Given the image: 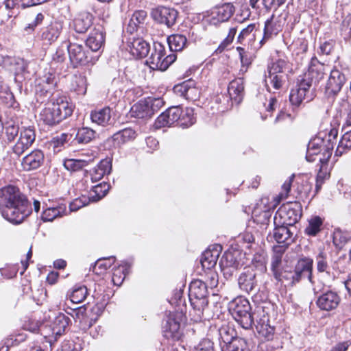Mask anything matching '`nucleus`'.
I'll list each match as a JSON object with an SVG mask.
<instances>
[{
	"mask_svg": "<svg viewBox=\"0 0 351 351\" xmlns=\"http://www.w3.org/2000/svg\"><path fill=\"white\" fill-rule=\"evenodd\" d=\"M302 216V207L298 202L287 203L282 205L275 214L274 223L286 224L293 226Z\"/></svg>",
	"mask_w": 351,
	"mask_h": 351,
	"instance_id": "9b49d317",
	"label": "nucleus"
},
{
	"mask_svg": "<svg viewBox=\"0 0 351 351\" xmlns=\"http://www.w3.org/2000/svg\"><path fill=\"white\" fill-rule=\"evenodd\" d=\"M180 115L179 106L169 107L156 118L153 128L154 130H160L164 128L172 127L179 119Z\"/></svg>",
	"mask_w": 351,
	"mask_h": 351,
	"instance_id": "6ab92c4d",
	"label": "nucleus"
},
{
	"mask_svg": "<svg viewBox=\"0 0 351 351\" xmlns=\"http://www.w3.org/2000/svg\"><path fill=\"white\" fill-rule=\"evenodd\" d=\"M274 226L275 228L274 229L273 234L268 235V240L271 241L272 239H274L277 243H285L286 245H289L293 242V232L288 228L289 226H287L286 224H274Z\"/></svg>",
	"mask_w": 351,
	"mask_h": 351,
	"instance_id": "cd10ccee",
	"label": "nucleus"
},
{
	"mask_svg": "<svg viewBox=\"0 0 351 351\" xmlns=\"http://www.w3.org/2000/svg\"><path fill=\"white\" fill-rule=\"evenodd\" d=\"M90 161L82 159H65L63 165L68 171H77L87 166Z\"/></svg>",
	"mask_w": 351,
	"mask_h": 351,
	"instance_id": "3c124183",
	"label": "nucleus"
},
{
	"mask_svg": "<svg viewBox=\"0 0 351 351\" xmlns=\"http://www.w3.org/2000/svg\"><path fill=\"white\" fill-rule=\"evenodd\" d=\"M176 93L184 97L188 100L195 101L200 95V91L195 86V82L193 80H189L173 87Z\"/></svg>",
	"mask_w": 351,
	"mask_h": 351,
	"instance_id": "393cba45",
	"label": "nucleus"
},
{
	"mask_svg": "<svg viewBox=\"0 0 351 351\" xmlns=\"http://www.w3.org/2000/svg\"><path fill=\"white\" fill-rule=\"evenodd\" d=\"M87 82L84 75L77 73L72 77L71 90L79 95H84L86 93Z\"/></svg>",
	"mask_w": 351,
	"mask_h": 351,
	"instance_id": "c03bdc74",
	"label": "nucleus"
},
{
	"mask_svg": "<svg viewBox=\"0 0 351 351\" xmlns=\"http://www.w3.org/2000/svg\"><path fill=\"white\" fill-rule=\"evenodd\" d=\"M128 46L130 53L136 58L146 57L150 51L149 45L141 38H134L128 43Z\"/></svg>",
	"mask_w": 351,
	"mask_h": 351,
	"instance_id": "473e14b6",
	"label": "nucleus"
},
{
	"mask_svg": "<svg viewBox=\"0 0 351 351\" xmlns=\"http://www.w3.org/2000/svg\"><path fill=\"white\" fill-rule=\"evenodd\" d=\"M253 267L261 271L266 270V262L263 256H255L252 260V265L245 269L238 278V284L240 289L247 293L254 291L257 285L256 279V273Z\"/></svg>",
	"mask_w": 351,
	"mask_h": 351,
	"instance_id": "6e6552de",
	"label": "nucleus"
},
{
	"mask_svg": "<svg viewBox=\"0 0 351 351\" xmlns=\"http://www.w3.org/2000/svg\"><path fill=\"white\" fill-rule=\"evenodd\" d=\"M93 138V133H75L71 141L73 146L83 145L90 143Z\"/></svg>",
	"mask_w": 351,
	"mask_h": 351,
	"instance_id": "4d7b16f0",
	"label": "nucleus"
},
{
	"mask_svg": "<svg viewBox=\"0 0 351 351\" xmlns=\"http://www.w3.org/2000/svg\"><path fill=\"white\" fill-rule=\"evenodd\" d=\"M112 170V162L109 158L102 160L91 171L90 176L93 182L100 180L104 175L109 174Z\"/></svg>",
	"mask_w": 351,
	"mask_h": 351,
	"instance_id": "ea45409f",
	"label": "nucleus"
},
{
	"mask_svg": "<svg viewBox=\"0 0 351 351\" xmlns=\"http://www.w3.org/2000/svg\"><path fill=\"white\" fill-rule=\"evenodd\" d=\"M323 221L319 217H313L308 221L305 228V233L309 236H315L320 230Z\"/></svg>",
	"mask_w": 351,
	"mask_h": 351,
	"instance_id": "603ef678",
	"label": "nucleus"
},
{
	"mask_svg": "<svg viewBox=\"0 0 351 351\" xmlns=\"http://www.w3.org/2000/svg\"><path fill=\"white\" fill-rule=\"evenodd\" d=\"M222 250L221 245L215 244L210 246L204 252L201 258V263L204 268L210 269L214 267L217 262Z\"/></svg>",
	"mask_w": 351,
	"mask_h": 351,
	"instance_id": "c756f323",
	"label": "nucleus"
},
{
	"mask_svg": "<svg viewBox=\"0 0 351 351\" xmlns=\"http://www.w3.org/2000/svg\"><path fill=\"white\" fill-rule=\"evenodd\" d=\"M35 137V133H20V136L13 147L14 152L17 155L23 154L32 145Z\"/></svg>",
	"mask_w": 351,
	"mask_h": 351,
	"instance_id": "4c0bfd02",
	"label": "nucleus"
},
{
	"mask_svg": "<svg viewBox=\"0 0 351 351\" xmlns=\"http://www.w3.org/2000/svg\"><path fill=\"white\" fill-rule=\"evenodd\" d=\"M228 93L231 100L239 104L245 95L243 78L238 77L231 81L228 87Z\"/></svg>",
	"mask_w": 351,
	"mask_h": 351,
	"instance_id": "f704fd0d",
	"label": "nucleus"
},
{
	"mask_svg": "<svg viewBox=\"0 0 351 351\" xmlns=\"http://www.w3.org/2000/svg\"><path fill=\"white\" fill-rule=\"evenodd\" d=\"M226 332L225 328L220 330V335ZM224 344L221 346V351H247V342L245 339L238 337H232L230 339L221 336Z\"/></svg>",
	"mask_w": 351,
	"mask_h": 351,
	"instance_id": "2f4dec72",
	"label": "nucleus"
},
{
	"mask_svg": "<svg viewBox=\"0 0 351 351\" xmlns=\"http://www.w3.org/2000/svg\"><path fill=\"white\" fill-rule=\"evenodd\" d=\"M147 17V12L145 10L135 11L132 15L126 30L130 34H133L138 29L140 25L143 24Z\"/></svg>",
	"mask_w": 351,
	"mask_h": 351,
	"instance_id": "37998d69",
	"label": "nucleus"
},
{
	"mask_svg": "<svg viewBox=\"0 0 351 351\" xmlns=\"http://www.w3.org/2000/svg\"><path fill=\"white\" fill-rule=\"evenodd\" d=\"M287 0H262L261 4L263 8L267 11H270L272 9H276L285 3ZM260 0H250V5L252 8H260Z\"/></svg>",
	"mask_w": 351,
	"mask_h": 351,
	"instance_id": "de8ad7c7",
	"label": "nucleus"
},
{
	"mask_svg": "<svg viewBox=\"0 0 351 351\" xmlns=\"http://www.w3.org/2000/svg\"><path fill=\"white\" fill-rule=\"evenodd\" d=\"M125 276L126 274L125 273L124 267L123 266H119L114 270L112 280L114 285L120 286L124 280Z\"/></svg>",
	"mask_w": 351,
	"mask_h": 351,
	"instance_id": "bf43d9fd",
	"label": "nucleus"
},
{
	"mask_svg": "<svg viewBox=\"0 0 351 351\" xmlns=\"http://www.w3.org/2000/svg\"><path fill=\"white\" fill-rule=\"evenodd\" d=\"M27 66V64L23 59L0 55V67L13 73L16 82H21L23 80Z\"/></svg>",
	"mask_w": 351,
	"mask_h": 351,
	"instance_id": "4468645a",
	"label": "nucleus"
},
{
	"mask_svg": "<svg viewBox=\"0 0 351 351\" xmlns=\"http://www.w3.org/2000/svg\"><path fill=\"white\" fill-rule=\"evenodd\" d=\"M104 41L105 32H104V28L99 25L94 27L90 32L86 40V45L93 51H97L104 45Z\"/></svg>",
	"mask_w": 351,
	"mask_h": 351,
	"instance_id": "7c9ffc66",
	"label": "nucleus"
},
{
	"mask_svg": "<svg viewBox=\"0 0 351 351\" xmlns=\"http://www.w3.org/2000/svg\"><path fill=\"white\" fill-rule=\"evenodd\" d=\"M286 64V62L282 60L268 64L265 71V83L268 91H271V86L274 90H280L282 87L286 80V74L284 72Z\"/></svg>",
	"mask_w": 351,
	"mask_h": 351,
	"instance_id": "9d476101",
	"label": "nucleus"
},
{
	"mask_svg": "<svg viewBox=\"0 0 351 351\" xmlns=\"http://www.w3.org/2000/svg\"><path fill=\"white\" fill-rule=\"evenodd\" d=\"M340 301L341 298L337 292L328 290L317 298L316 304L322 311H330L337 308Z\"/></svg>",
	"mask_w": 351,
	"mask_h": 351,
	"instance_id": "b1692460",
	"label": "nucleus"
},
{
	"mask_svg": "<svg viewBox=\"0 0 351 351\" xmlns=\"http://www.w3.org/2000/svg\"><path fill=\"white\" fill-rule=\"evenodd\" d=\"M294 177L295 176L292 175L285 182L282 186V192L279 194V199L276 202L270 204L269 199L267 197H264L256 204L253 210V215L255 217H258L259 215L263 217V219H256L258 222L266 223L269 221L271 217V209H274L280 199H285L288 196Z\"/></svg>",
	"mask_w": 351,
	"mask_h": 351,
	"instance_id": "0eeeda50",
	"label": "nucleus"
},
{
	"mask_svg": "<svg viewBox=\"0 0 351 351\" xmlns=\"http://www.w3.org/2000/svg\"><path fill=\"white\" fill-rule=\"evenodd\" d=\"M179 112L180 115L176 123L182 129L188 128L195 123L196 119L194 117L193 108H186L184 110H182L179 107Z\"/></svg>",
	"mask_w": 351,
	"mask_h": 351,
	"instance_id": "79ce46f5",
	"label": "nucleus"
},
{
	"mask_svg": "<svg viewBox=\"0 0 351 351\" xmlns=\"http://www.w3.org/2000/svg\"><path fill=\"white\" fill-rule=\"evenodd\" d=\"M165 55V46L160 43L156 42L154 43L151 53L146 60V64L153 70H165L167 64L163 60Z\"/></svg>",
	"mask_w": 351,
	"mask_h": 351,
	"instance_id": "a211bd4d",
	"label": "nucleus"
},
{
	"mask_svg": "<svg viewBox=\"0 0 351 351\" xmlns=\"http://www.w3.org/2000/svg\"><path fill=\"white\" fill-rule=\"evenodd\" d=\"M255 319L257 322L256 329L258 333L267 340L271 339L274 334V328L268 324L267 317L264 313H261V315H257Z\"/></svg>",
	"mask_w": 351,
	"mask_h": 351,
	"instance_id": "c9c22d12",
	"label": "nucleus"
},
{
	"mask_svg": "<svg viewBox=\"0 0 351 351\" xmlns=\"http://www.w3.org/2000/svg\"><path fill=\"white\" fill-rule=\"evenodd\" d=\"M229 96L225 94H217L213 99V101L218 105L217 107V112H223L226 109H227L229 102H230Z\"/></svg>",
	"mask_w": 351,
	"mask_h": 351,
	"instance_id": "13d9d810",
	"label": "nucleus"
},
{
	"mask_svg": "<svg viewBox=\"0 0 351 351\" xmlns=\"http://www.w3.org/2000/svg\"><path fill=\"white\" fill-rule=\"evenodd\" d=\"M62 31V25L58 21H53L40 31L39 38L45 45L54 43Z\"/></svg>",
	"mask_w": 351,
	"mask_h": 351,
	"instance_id": "412c9836",
	"label": "nucleus"
},
{
	"mask_svg": "<svg viewBox=\"0 0 351 351\" xmlns=\"http://www.w3.org/2000/svg\"><path fill=\"white\" fill-rule=\"evenodd\" d=\"M93 16L89 12H81L73 19L71 27L78 34H84L91 27Z\"/></svg>",
	"mask_w": 351,
	"mask_h": 351,
	"instance_id": "c85d7f7f",
	"label": "nucleus"
},
{
	"mask_svg": "<svg viewBox=\"0 0 351 351\" xmlns=\"http://www.w3.org/2000/svg\"><path fill=\"white\" fill-rule=\"evenodd\" d=\"M114 260L113 256L99 259L95 264L93 271L97 274L104 272L113 265Z\"/></svg>",
	"mask_w": 351,
	"mask_h": 351,
	"instance_id": "864d4df0",
	"label": "nucleus"
},
{
	"mask_svg": "<svg viewBox=\"0 0 351 351\" xmlns=\"http://www.w3.org/2000/svg\"><path fill=\"white\" fill-rule=\"evenodd\" d=\"M317 273L313 275L311 273L308 281L311 282L315 293L320 291L324 287H330V283L335 278V276L331 272L330 260L328 254L320 251L315 256ZM313 272V269L311 270Z\"/></svg>",
	"mask_w": 351,
	"mask_h": 351,
	"instance_id": "39448f33",
	"label": "nucleus"
},
{
	"mask_svg": "<svg viewBox=\"0 0 351 351\" xmlns=\"http://www.w3.org/2000/svg\"><path fill=\"white\" fill-rule=\"evenodd\" d=\"M66 208L63 203L53 204L44 210L41 218L44 221H52L54 219L64 215Z\"/></svg>",
	"mask_w": 351,
	"mask_h": 351,
	"instance_id": "e433bc0d",
	"label": "nucleus"
},
{
	"mask_svg": "<svg viewBox=\"0 0 351 351\" xmlns=\"http://www.w3.org/2000/svg\"><path fill=\"white\" fill-rule=\"evenodd\" d=\"M66 48L70 61L75 67L78 65H86L92 62L90 53L82 45L69 42Z\"/></svg>",
	"mask_w": 351,
	"mask_h": 351,
	"instance_id": "dca6fc26",
	"label": "nucleus"
},
{
	"mask_svg": "<svg viewBox=\"0 0 351 351\" xmlns=\"http://www.w3.org/2000/svg\"><path fill=\"white\" fill-rule=\"evenodd\" d=\"M182 313L170 314L165 326H164V336L167 339L173 341L179 340L181 337L180 330V321L182 318Z\"/></svg>",
	"mask_w": 351,
	"mask_h": 351,
	"instance_id": "4be33fe9",
	"label": "nucleus"
},
{
	"mask_svg": "<svg viewBox=\"0 0 351 351\" xmlns=\"http://www.w3.org/2000/svg\"><path fill=\"white\" fill-rule=\"evenodd\" d=\"M26 339V335L23 332H14L7 339L8 346H14L23 342Z\"/></svg>",
	"mask_w": 351,
	"mask_h": 351,
	"instance_id": "680f3d73",
	"label": "nucleus"
},
{
	"mask_svg": "<svg viewBox=\"0 0 351 351\" xmlns=\"http://www.w3.org/2000/svg\"><path fill=\"white\" fill-rule=\"evenodd\" d=\"M193 351H214L213 343L208 339H202Z\"/></svg>",
	"mask_w": 351,
	"mask_h": 351,
	"instance_id": "0e129e2a",
	"label": "nucleus"
},
{
	"mask_svg": "<svg viewBox=\"0 0 351 351\" xmlns=\"http://www.w3.org/2000/svg\"><path fill=\"white\" fill-rule=\"evenodd\" d=\"M88 294L87 288L84 286L79 287L75 288L72 291L70 298L73 303H81L82 302Z\"/></svg>",
	"mask_w": 351,
	"mask_h": 351,
	"instance_id": "6e6d98bb",
	"label": "nucleus"
},
{
	"mask_svg": "<svg viewBox=\"0 0 351 351\" xmlns=\"http://www.w3.org/2000/svg\"><path fill=\"white\" fill-rule=\"evenodd\" d=\"M234 11V7L232 3H223L211 10L208 21L210 24L217 25L228 21Z\"/></svg>",
	"mask_w": 351,
	"mask_h": 351,
	"instance_id": "f3484780",
	"label": "nucleus"
},
{
	"mask_svg": "<svg viewBox=\"0 0 351 351\" xmlns=\"http://www.w3.org/2000/svg\"><path fill=\"white\" fill-rule=\"evenodd\" d=\"M237 51L239 54L240 60L241 62V68L240 72L244 73L247 72L249 66L251 64L252 58L249 56L245 49L242 47H237Z\"/></svg>",
	"mask_w": 351,
	"mask_h": 351,
	"instance_id": "5fc2aeb1",
	"label": "nucleus"
},
{
	"mask_svg": "<svg viewBox=\"0 0 351 351\" xmlns=\"http://www.w3.org/2000/svg\"><path fill=\"white\" fill-rule=\"evenodd\" d=\"M73 105L62 95L53 96L40 112L41 119L47 125H54L71 116Z\"/></svg>",
	"mask_w": 351,
	"mask_h": 351,
	"instance_id": "7ed1b4c3",
	"label": "nucleus"
},
{
	"mask_svg": "<svg viewBox=\"0 0 351 351\" xmlns=\"http://www.w3.org/2000/svg\"><path fill=\"white\" fill-rule=\"evenodd\" d=\"M313 263V259L303 258L298 261L294 269H280L279 272H276L274 276L285 285L293 286L303 278H306L308 280V278H311Z\"/></svg>",
	"mask_w": 351,
	"mask_h": 351,
	"instance_id": "423d86ee",
	"label": "nucleus"
},
{
	"mask_svg": "<svg viewBox=\"0 0 351 351\" xmlns=\"http://www.w3.org/2000/svg\"><path fill=\"white\" fill-rule=\"evenodd\" d=\"M66 59V54L64 49L62 47H59L55 53L53 54L51 64L62 63Z\"/></svg>",
	"mask_w": 351,
	"mask_h": 351,
	"instance_id": "338daca9",
	"label": "nucleus"
},
{
	"mask_svg": "<svg viewBox=\"0 0 351 351\" xmlns=\"http://www.w3.org/2000/svg\"><path fill=\"white\" fill-rule=\"evenodd\" d=\"M323 66L315 58L312 59L308 66V71L304 75H300L301 80L304 81L312 86L313 84L319 82L323 78L324 73L322 72Z\"/></svg>",
	"mask_w": 351,
	"mask_h": 351,
	"instance_id": "a878e982",
	"label": "nucleus"
},
{
	"mask_svg": "<svg viewBox=\"0 0 351 351\" xmlns=\"http://www.w3.org/2000/svg\"><path fill=\"white\" fill-rule=\"evenodd\" d=\"M335 43L330 40L320 44L318 53L322 55H328L333 50Z\"/></svg>",
	"mask_w": 351,
	"mask_h": 351,
	"instance_id": "774afa93",
	"label": "nucleus"
},
{
	"mask_svg": "<svg viewBox=\"0 0 351 351\" xmlns=\"http://www.w3.org/2000/svg\"><path fill=\"white\" fill-rule=\"evenodd\" d=\"M346 82L345 75L339 69H333L330 71L329 78L326 86V94L328 97L337 95L341 90Z\"/></svg>",
	"mask_w": 351,
	"mask_h": 351,
	"instance_id": "aec40b11",
	"label": "nucleus"
},
{
	"mask_svg": "<svg viewBox=\"0 0 351 351\" xmlns=\"http://www.w3.org/2000/svg\"><path fill=\"white\" fill-rule=\"evenodd\" d=\"M69 318L63 313H59L54 319L52 324V332L56 337L61 336L69 325Z\"/></svg>",
	"mask_w": 351,
	"mask_h": 351,
	"instance_id": "a18cd8bd",
	"label": "nucleus"
},
{
	"mask_svg": "<svg viewBox=\"0 0 351 351\" xmlns=\"http://www.w3.org/2000/svg\"><path fill=\"white\" fill-rule=\"evenodd\" d=\"M311 86L301 80L300 77L297 80L296 86L291 89L289 95V101L294 107H298L303 101L307 102L312 100L313 94L311 90Z\"/></svg>",
	"mask_w": 351,
	"mask_h": 351,
	"instance_id": "ddd939ff",
	"label": "nucleus"
},
{
	"mask_svg": "<svg viewBox=\"0 0 351 351\" xmlns=\"http://www.w3.org/2000/svg\"><path fill=\"white\" fill-rule=\"evenodd\" d=\"M43 161V153L40 150L36 149L23 158L21 165L24 170L31 171L40 167Z\"/></svg>",
	"mask_w": 351,
	"mask_h": 351,
	"instance_id": "72a5a7b5",
	"label": "nucleus"
},
{
	"mask_svg": "<svg viewBox=\"0 0 351 351\" xmlns=\"http://www.w3.org/2000/svg\"><path fill=\"white\" fill-rule=\"evenodd\" d=\"M260 34L261 32L256 29L255 24H250L240 32L238 42L243 45H245V42H247L248 45H252V43L255 42L257 34Z\"/></svg>",
	"mask_w": 351,
	"mask_h": 351,
	"instance_id": "a19ab883",
	"label": "nucleus"
},
{
	"mask_svg": "<svg viewBox=\"0 0 351 351\" xmlns=\"http://www.w3.org/2000/svg\"><path fill=\"white\" fill-rule=\"evenodd\" d=\"M165 105V101L161 97H149L141 99L134 104L130 109L131 117L137 119H148Z\"/></svg>",
	"mask_w": 351,
	"mask_h": 351,
	"instance_id": "1a4fd4ad",
	"label": "nucleus"
},
{
	"mask_svg": "<svg viewBox=\"0 0 351 351\" xmlns=\"http://www.w3.org/2000/svg\"><path fill=\"white\" fill-rule=\"evenodd\" d=\"M90 200L88 197L82 196L75 199L69 205L70 211H77L80 208L86 206Z\"/></svg>",
	"mask_w": 351,
	"mask_h": 351,
	"instance_id": "052dcab7",
	"label": "nucleus"
},
{
	"mask_svg": "<svg viewBox=\"0 0 351 351\" xmlns=\"http://www.w3.org/2000/svg\"><path fill=\"white\" fill-rule=\"evenodd\" d=\"M219 265L223 275L226 277H230L238 269L241 264L234 253L225 252L219 261Z\"/></svg>",
	"mask_w": 351,
	"mask_h": 351,
	"instance_id": "bb28decb",
	"label": "nucleus"
},
{
	"mask_svg": "<svg viewBox=\"0 0 351 351\" xmlns=\"http://www.w3.org/2000/svg\"><path fill=\"white\" fill-rule=\"evenodd\" d=\"M282 25L280 21L275 19L273 14L270 19H267L265 22V26L263 29V36L259 40L258 46H255V48L261 47L268 40L272 39L274 36H277L280 32L282 31Z\"/></svg>",
	"mask_w": 351,
	"mask_h": 351,
	"instance_id": "5701e85b",
	"label": "nucleus"
},
{
	"mask_svg": "<svg viewBox=\"0 0 351 351\" xmlns=\"http://www.w3.org/2000/svg\"><path fill=\"white\" fill-rule=\"evenodd\" d=\"M282 258V254L280 252L275 253L271 258V270L273 272V275H276V272H279L281 269H280V265H281Z\"/></svg>",
	"mask_w": 351,
	"mask_h": 351,
	"instance_id": "69168bd1",
	"label": "nucleus"
},
{
	"mask_svg": "<svg viewBox=\"0 0 351 351\" xmlns=\"http://www.w3.org/2000/svg\"><path fill=\"white\" fill-rule=\"evenodd\" d=\"M109 190V184L107 183H101L93 187L89 193V200L91 202H97L103 198Z\"/></svg>",
	"mask_w": 351,
	"mask_h": 351,
	"instance_id": "09e8293b",
	"label": "nucleus"
},
{
	"mask_svg": "<svg viewBox=\"0 0 351 351\" xmlns=\"http://www.w3.org/2000/svg\"><path fill=\"white\" fill-rule=\"evenodd\" d=\"M0 210L5 219L16 224L23 222L32 213L26 197L13 186L0 190Z\"/></svg>",
	"mask_w": 351,
	"mask_h": 351,
	"instance_id": "f257e3e1",
	"label": "nucleus"
},
{
	"mask_svg": "<svg viewBox=\"0 0 351 351\" xmlns=\"http://www.w3.org/2000/svg\"><path fill=\"white\" fill-rule=\"evenodd\" d=\"M167 42L171 51H180L186 46L187 39L184 35L173 34L168 37Z\"/></svg>",
	"mask_w": 351,
	"mask_h": 351,
	"instance_id": "49530a36",
	"label": "nucleus"
},
{
	"mask_svg": "<svg viewBox=\"0 0 351 351\" xmlns=\"http://www.w3.org/2000/svg\"><path fill=\"white\" fill-rule=\"evenodd\" d=\"M207 296L208 289L204 281L195 280L191 282L189 293V300L193 309L199 313V315L208 304Z\"/></svg>",
	"mask_w": 351,
	"mask_h": 351,
	"instance_id": "f8f14e48",
	"label": "nucleus"
},
{
	"mask_svg": "<svg viewBox=\"0 0 351 351\" xmlns=\"http://www.w3.org/2000/svg\"><path fill=\"white\" fill-rule=\"evenodd\" d=\"M351 241V232L336 229L333 233V243L336 247L341 249L348 241Z\"/></svg>",
	"mask_w": 351,
	"mask_h": 351,
	"instance_id": "8fccbe9b",
	"label": "nucleus"
},
{
	"mask_svg": "<svg viewBox=\"0 0 351 351\" xmlns=\"http://www.w3.org/2000/svg\"><path fill=\"white\" fill-rule=\"evenodd\" d=\"M151 16L158 23L171 27L175 25L178 12L171 8L158 5L151 10Z\"/></svg>",
	"mask_w": 351,
	"mask_h": 351,
	"instance_id": "2eb2a0df",
	"label": "nucleus"
},
{
	"mask_svg": "<svg viewBox=\"0 0 351 351\" xmlns=\"http://www.w3.org/2000/svg\"><path fill=\"white\" fill-rule=\"evenodd\" d=\"M206 287L213 289L218 285V275L213 271H210L206 274V280L204 281Z\"/></svg>",
	"mask_w": 351,
	"mask_h": 351,
	"instance_id": "e2e57ef3",
	"label": "nucleus"
},
{
	"mask_svg": "<svg viewBox=\"0 0 351 351\" xmlns=\"http://www.w3.org/2000/svg\"><path fill=\"white\" fill-rule=\"evenodd\" d=\"M338 133H317L308 142L306 159L308 162L318 160L321 167L317 177V190L320 187L319 183L327 176V162L332 155L334 145L337 143ZM322 184V182L320 183Z\"/></svg>",
	"mask_w": 351,
	"mask_h": 351,
	"instance_id": "f03ea898",
	"label": "nucleus"
},
{
	"mask_svg": "<svg viewBox=\"0 0 351 351\" xmlns=\"http://www.w3.org/2000/svg\"><path fill=\"white\" fill-rule=\"evenodd\" d=\"M90 119L93 123L99 125L106 126L110 124L111 109L109 107H104L92 111L90 113Z\"/></svg>",
	"mask_w": 351,
	"mask_h": 351,
	"instance_id": "58836bf2",
	"label": "nucleus"
},
{
	"mask_svg": "<svg viewBox=\"0 0 351 351\" xmlns=\"http://www.w3.org/2000/svg\"><path fill=\"white\" fill-rule=\"evenodd\" d=\"M228 309L234 319L245 330L252 327L257 315L264 313L263 308L261 306H257L255 311L252 313L249 301L243 297L232 300L229 303Z\"/></svg>",
	"mask_w": 351,
	"mask_h": 351,
	"instance_id": "20e7f679",
	"label": "nucleus"
}]
</instances>
